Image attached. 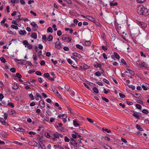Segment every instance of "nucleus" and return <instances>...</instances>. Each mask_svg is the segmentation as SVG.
Returning <instances> with one entry per match:
<instances>
[{
	"label": "nucleus",
	"mask_w": 149,
	"mask_h": 149,
	"mask_svg": "<svg viewBox=\"0 0 149 149\" xmlns=\"http://www.w3.org/2000/svg\"><path fill=\"white\" fill-rule=\"evenodd\" d=\"M137 13L140 15L147 16L149 14V10L142 5H140L137 9Z\"/></svg>",
	"instance_id": "nucleus-1"
},
{
	"label": "nucleus",
	"mask_w": 149,
	"mask_h": 149,
	"mask_svg": "<svg viewBox=\"0 0 149 149\" xmlns=\"http://www.w3.org/2000/svg\"><path fill=\"white\" fill-rule=\"evenodd\" d=\"M61 38L62 40L68 42H70L72 40L71 37L68 34L62 35Z\"/></svg>",
	"instance_id": "nucleus-2"
},
{
	"label": "nucleus",
	"mask_w": 149,
	"mask_h": 149,
	"mask_svg": "<svg viewBox=\"0 0 149 149\" xmlns=\"http://www.w3.org/2000/svg\"><path fill=\"white\" fill-rule=\"evenodd\" d=\"M136 22L142 29H144L147 27L146 24L143 22H141L139 20H137L136 21Z\"/></svg>",
	"instance_id": "nucleus-3"
},
{
	"label": "nucleus",
	"mask_w": 149,
	"mask_h": 149,
	"mask_svg": "<svg viewBox=\"0 0 149 149\" xmlns=\"http://www.w3.org/2000/svg\"><path fill=\"white\" fill-rule=\"evenodd\" d=\"M76 142V141L73 138H71L70 139V142L71 144L75 147H78L79 145L78 144V142Z\"/></svg>",
	"instance_id": "nucleus-4"
},
{
	"label": "nucleus",
	"mask_w": 149,
	"mask_h": 149,
	"mask_svg": "<svg viewBox=\"0 0 149 149\" xmlns=\"http://www.w3.org/2000/svg\"><path fill=\"white\" fill-rule=\"evenodd\" d=\"M45 77L47 78L49 80L53 81L56 78L55 75H44Z\"/></svg>",
	"instance_id": "nucleus-5"
},
{
	"label": "nucleus",
	"mask_w": 149,
	"mask_h": 149,
	"mask_svg": "<svg viewBox=\"0 0 149 149\" xmlns=\"http://www.w3.org/2000/svg\"><path fill=\"white\" fill-rule=\"evenodd\" d=\"M101 64L100 63H95L94 65V66L96 68H97L98 67L100 68V69L101 70V71L100 72L102 74L103 72H104V71L101 68Z\"/></svg>",
	"instance_id": "nucleus-6"
},
{
	"label": "nucleus",
	"mask_w": 149,
	"mask_h": 149,
	"mask_svg": "<svg viewBox=\"0 0 149 149\" xmlns=\"http://www.w3.org/2000/svg\"><path fill=\"white\" fill-rule=\"evenodd\" d=\"M31 25L33 27V29L34 31L37 30L38 28V26L34 22H32L30 23Z\"/></svg>",
	"instance_id": "nucleus-7"
},
{
	"label": "nucleus",
	"mask_w": 149,
	"mask_h": 149,
	"mask_svg": "<svg viewBox=\"0 0 149 149\" xmlns=\"http://www.w3.org/2000/svg\"><path fill=\"white\" fill-rule=\"evenodd\" d=\"M8 112L9 113V114L14 116H15L16 114V111L13 109L8 110Z\"/></svg>",
	"instance_id": "nucleus-8"
},
{
	"label": "nucleus",
	"mask_w": 149,
	"mask_h": 149,
	"mask_svg": "<svg viewBox=\"0 0 149 149\" xmlns=\"http://www.w3.org/2000/svg\"><path fill=\"white\" fill-rule=\"evenodd\" d=\"M55 47L58 49L61 48V43L59 41H57L55 43Z\"/></svg>",
	"instance_id": "nucleus-9"
},
{
	"label": "nucleus",
	"mask_w": 149,
	"mask_h": 149,
	"mask_svg": "<svg viewBox=\"0 0 149 149\" xmlns=\"http://www.w3.org/2000/svg\"><path fill=\"white\" fill-rule=\"evenodd\" d=\"M125 73L127 74H134V72L130 69L127 70L125 72Z\"/></svg>",
	"instance_id": "nucleus-10"
},
{
	"label": "nucleus",
	"mask_w": 149,
	"mask_h": 149,
	"mask_svg": "<svg viewBox=\"0 0 149 149\" xmlns=\"http://www.w3.org/2000/svg\"><path fill=\"white\" fill-rule=\"evenodd\" d=\"M86 18L93 22H95V19L91 16L89 15L87 16H86Z\"/></svg>",
	"instance_id": "nucleus-11"
},
{
	"label": "nucleus",
	"mask_w": 149,
	"mask_h": 149,
	"mask_svg": "<svg viewBox=\"0 0 149 149\" xmlns=\"http://www.w3.org/2000/svg\"><path fill=\"white\" fill-rule=\"evenodd\" d=\"M72 55L73 56L76 57H77L79 58L82 57V56L80 54L76 52L73 53H72Z\"/></svg>",
	"instance_id": "nucleus-12"
},
{
	"label": "nucleus",
	"mask_w": 149,
	"mask_h": 149,
	"mask_svg": "<svg viewBox=\"0 0 149 149\" xmlns=\"http://www.w3.org/2000/svg\"><path fill=\"white\" fill-rule=\"evenodd\" d=\"M12 88L13 89H17L18 88L17 85L15 83H13L12 84Z\"/></svg>",
	"instance_id": "nucleus-13"
},
{
	"label": "nucleus",
	"mask_w": 149,
	"mask_h": 149,
	"mask_svg": "<svg viewBox=\"0 0 149 149\" xmlns=\"http://www.w3.org/2000/svg\"><path fill=\"white\" fill-rule=\"evenodd\" d=\"M39 104L40 106L42 107H45V102L43 100H41L39 101Z\"/></svg>",
	"instance_id": "nucleus-14"
},
{
	"label": "nucleus",
	"mask_w": 149,
	"mask_h": 149,
	"mask_svg": "<svg viewBox=\"0 0 149 149\" xmlns=\"http://www.w3.org/2000/svg\"><path fill=\"white\" fill-rule=\"evenodd\" d=\"M19 33L20 35H24L26 33V32L24 30L19 31Z\"/></svg>",
	"instance_id": "nucleus-15"
},
{
	"label": "nucleus",
	"mask_w": 149,
	"mask_h": 149,
	"mask_svg": "<svg viewBox=\"0 0 149 149\" xmlns=\"http://www.w3.org/2000/svg\"><path fill=\"white\" fill-rule=\"evenodd\" d=\"M31 37L34 39H36L37 37V35L36 33H33L31 35Z\"/></svg>",
	"instance_id": "nucleus-16"
},
{
	"label": "nucleus",
	"mask_w": 149,
	"mask_h": 149,
	"mask_svg": "<svg viewBox=\"0 0 149 149\" xmlns=\"http://www.w3.org/2000/svg\"><path fill=\"white\" fill-rule=\"evenodd\" d=\"M136 128L140 131H144L142 128L139 125H137L136 126Z\"/></svg>",
	"instance_id": "nucleus-17"
},
{
	"label": "nucleus",
	"mask_w": 149,
	"mask_h": 149,
	"mask_svg": "<svg viewBox=\"0 0 149 149\" xmlns=\"http://www.w3.org/2000/svg\"><path fill=\"white\" fill-rule=\"evenodd\" d=\"M35 97L36 99L37 100H39V97L41 98V96L38 93H36V95L35 96Z\"/></svg>",
	"instance_id": "nucleus-18"
},
{
	"label": "nucleus",
	"mask_w": 149,
	"mask_h": 149,
	"mask_svg": "<svg viewBox=\"0 0 149 149\" xmlns=\"http://www.w3.org/2000/svg\"><path fill=\"white\" fill-rule=\"evenodd\" d=\"M117 5H118L117 2H115L113 3L111 1H110V5L111 6H116Z\"/></svg>",
	"instance_id": "nucleus-19"
},
{
	"label": "nucleus",
	"mask_w": 149,
	"mask_h": 149,
	"mask_svg": "<svg viewBox=\"0 0 149 149\" xmlns=\"http://www.w3.org/2000/svg\"><path fill=\"white\" fill-rule=\"evenodd\" d=\"M132 115L133 116L137 118H140V115L135 112L133 113Z\"/></svg>",
	"instance_id": "nucleus-20"
},
{
	"label": "nucleus",
	"mask_w": 149,
	"mask_h": 149,
	"mask_svg": "<svg viewBox=\"0 0 149 149\" xmlns=\"http://www.w3.org/2000/svg\"><path fill=\"white\" fill-rule=\"evenodd\" d=\"M73 124L74 125L75 127H77L79 125V124L77 123V122L76 120H73Z\"/></svg>",
	"instance_id": "nucleus-21"
},
{
	"label": "nucleus",
	"mask_w": 149,
	"mask_h": 149,
	"mask_svg": "<svg viewBox=\"0 0 149 149\" xmlns=\"http://www.w3.org/2000/svg\"><path fill=\"white\" fill-rule=\"evenodd\" d=\"M54 148H58L59 149H64L63 147L59 145H54Z\"/></svg>",
	"instance_id": "nucleus-22"
},
{
	"label": "nucleus",
	"mask_w": 149,
	"mask_h": 149,
	"mask_svg": "<svg viewBox=\"0 0 149 149\" xmlns=\"http://www.w3.org/2000/svg\"><path fill=\"white\" fill-rule=\"evenodd\" d=\"M15 130L20 132H24V130L21 127H19L17 129H16Z\"/></svg>",
	"instance_id": "nucleus-23"
},
{
	"label": "nucleus",
	"mask_w": 149,
	"mask_h": 149,
	"mask_svg": "<svg viewBox=\"0 0 149 149\" xmlns=\"http://www.w3.org/2000/svg\"><path fill=\"white\" fill-rule=\"evenodd\" d=\"M39 145L41 149H46V148L45 145L43 144L42 142H41V143H39Z\"/></svg>",
	"instance_id": "nucleus-24"
},
{
	"label": "nucleus",
	"mask_w": 149,
	"mask_h": 149,
	"mask_svg": "<svg viewBox=\"0 0 149 149\" xmlns=\"http://www.w3.org/2000/svg\"><path fill=\"white\" fill-rule=\"evenodd\" d=\"M114 56L117 59H119L120 58V56L116 52H114L113 53Z\"/></svg>",
	"instance_id": "nucleus-25"
},
{
	"label": "nucleus",
	"mask_w": 149,
	"mask_h": 149,
	"mask_svg": "<svg viewBox=\"0 0 149 149\" xmlns=\"http://www.w3.org/2000/svg\"><path fill=\"white\" fill-rule=\"evenodd\" d=\"M76 46L77 48L79 49H80V50H81L83 49V47L82 46H81L79 44L76 45Z\"/></svg>",
	"instance_id": "nucleus-26"
},
{
	"label": "nucleus",
	"mask_w": 149,
	"mask_h": 149,
	"mask_svg": "<svg viewBox=\"0 0 149 149\" xmlns=\"http://www.w3.org/2000/svg\"><path fill=\"white\" fill-rule=\"evenodd\" d=\"M11 28L16 30H17L18 29V27L17 26L13 24H12L11 25Z\"/></svg>",
	"instance_id": "nucleus-27"
},
{
	"label": "nucleus",
	"mask_w": 149,
	"mask_h": 149,
	"mask_svg": "<svg viewBox=\"0 0 149 149\" xmlns=\"http://www.w3.org/2000/svg\"><path fill=\"white\" fill-rule=\"evenodd\" d=\"M82 139H81L80 138L76 142H78V144L79 145V146H82V145L81 144V141Z\"/></svg>",
	"instance_id": "nucleus-28"
},
{
	"label": "nucleus",
	"mask_w": 149,
	"mask_h": 149,
	"mask_svg": "<svg viewBox=\"0 0 149 149\" xmlns=\"http://www.w3.org/2000/svg\"><path fill=\"white\" fill-rule=\"evenodd\" d=\"M47 32H50L51 33H52L53 32V30L52 29L51 27H49L48 29H47Z\"/></svg>",
	"instance_id": "nucleus-29"
},
{
	"label": "nucleus",
	"mask_w": 149,
	"mask_h": 149,
	"mask_svg": "<svg viewBox=\"0 0 149 149\" xmlns=\"http://www.w3.org/2000/svg\"><path fill=\"white\" fill-rule=\"evenodd\" d=\"M58 1L59 3H61L63 6L64 7L66 6V4L64 3H63V1L62 0H58Z\"/></svg>",
	"instance_id": "nucleus-30"
},
{
	"label": "nucleus",
	"mask_w": 149,
	"mask_h": 149,
	"mask_svg": "<svg viewBox=\"0 0 149 149\" xmlns=\"http://www.w3.org/2000/svg\"><path fill=\"white\" fill-rule=\"evenodd\" d=\"M93 91L96 93H98V91L97 89L95 87H94L93 88Z\"/></svg>",
	"instance_id": "nucleus-31"
},
{
	"label": "nucleus",
	"mask_w": 149,
	"mask_h": 149,
	"mask_svg": "<svg viewBox=\"0 0 149 149\" xmlns=\"http://www.w3.org/2000/svg\"><path fill=\"white\" fill-rule=\"evenodd\" d=\"M91 42L90 41H86L84 42L85 45L86 46H88L90 45Z\"/></svg>",
	"instance_id": "nucleus-32"
},
{
	"label": "nucleus",
	"mask_w": 149,
	"mask_h": 149,
	"mask_svg": "<svg viewBox=\"0 0 149 149\" xmlns=\"http://www.w3.org/2000/svg\"><path fill=\"white\" fill-rule=\"evenodd\" d=\"M11 1L13 3H18L19 2V0H11Z\"/></svg>",
	"instance_id": "nucleus-33"
},
{
	"label": "nucleus",
	"mask_w": 149,
	"mask_h": 149,
	"mask_svg": "<svg viewBox=\"0 0 149 149\" xmlns=\"http://www.w3.org/2000/svg\"><path fill=\"white\" fill-rule=\"evenodd\" d=\"M102 130L103 131H105L108 133H109L111 132V131L110 130H108L107 129L104 128H102Z\"/></svg>",
	"instance_id": "nucleus-34"
},
{
	"label": "nucleus",
	"mask_w": 149,
	"mask_h": 149,
	"mask_svg": "<svg viewBox=\"0 0 149 149\" xmlns=\"http://www.w3.org/2000/svg\"><path fill=\"white\" fill-rule=\"evenodd\" d=\"M58 117L60 118L62 117H65V118H66L67 116L66 114H63L62 115H59L58 116Z\"/></svg>",
	"instance_id": "nucleus-35"
},
{
	"label": "nucleus",
	"mask_w": 149,
	"mask_h": 149,
	"mask_svg": "<svg viewBox=\"0 0 149 149\" xmlns=\"http://www.w3.org/2000/svg\"><path fill=\"white\" fill-rule=\"evenodd\" d=\"M53 136L54 137H55L56 138H58V134L56 132V133H55L54 134Z\"/></svg>",
	"instance_id": "nucleus-36"
},
{
	"label": "nucleus",
	"mask_w": 149,
	"mask_h": 149,
	"mask_svg": "<svg viewBox=\"0 0 149 149\" xmlns=\"http://www.w3.org/2000/svg\"><path fill=\"white\" fill-rule=\"evenodd\" d=\"M104 147L105 149H112L111 147L106 144L104 146Z\"/></svg>",
	"instance_id": "nucleus-37"
},
{
	"label": "nucleus",
	"mask_w": 149,
	"mask_h": 149,
	"mask_svg": "<svg viewBox=\"0 0 149 149\" xmlns=\"http://www.w3.org/2000/svg\"><path fill=\"white\" fill-rule=\"evenodd\" d=\"M121 62L123 63L124 65H127V64L126 62L125 61L124 59L122 58L121 60Z\"/></svg>",
	"instance_id": "nucleus-38"
},
{
	"label": "nucleus",
	"mask_w": 149,
	"mask_h": 149,
	"mask_svg": "<svg viewBox=\"0 0 149 149\" xmlns=\"http://www.w3.org/2000/svg\"><path fill=\"white\" fill-rule=\"evenodd\" d=\"M45 136L47 138H49L50 137V136L48 132H45Z\"/></svg>",
	"instance_id": "nucleus-39"
},
{
	"label": "nucleus",
	"mask_w": 149,
	"mask_h": 149,
	"mask_svg": "<svg viewBox=\"0 0 149 149\" xmlns=\"http://www.w3.org/2000/svg\"><path fill=\"white\" fill-rule=\"evenodd\" d=\"M147 64V63H146L144 62H141V64L140 65L141 67H145L146 66V64Z\"/></svg>",
	"instance_id": "nucleus-40"
},
{
	"label": "nucleus",
	"mask_w": 149,
	"mask_h": 149,
	"mask_svg": "<svg viewBox=\"0 0 149 149\" xmlns=\"http://www.w3.org/2000/svg\"><path fill=\"white\" fill-rule=\"evenodd\" d=\"M102 98L103 100L104 101L106 102H109V100L104 97H102Z\"/></svg>",
	"instance_id": "nucleus-41"
},
{
	"label": "nucleus",
	"mask_w": 149,
	"mask_h": 149,
	"mask_svg": "<svg viewBox=\"0 0 149 149\" xmlns=\"http://www.w3.org/2000/svg\"><path fill=\"white\" fill-rule=\"evenodd\" d=\"M142 112L143 113L145 114H147L149 113L148 111L146 109H144L142 111Z\"/></svg>",
	"instance_id": "nucleus-42"
},
{
	"label": "nucleus",
	"mask_w": 149,
	"mask_h": 149,
	"mask_svg": "<svg viewBox=\"0 0 149 149\" xmlns=\"http://www.w3.org/2000/svg\"><path fill=\"white\" fill-rule=\"evenodd\" d=\"M53 38V36L52 35H50L47 38V40L49 41H50L52 40Z\"/></svg>",
	"instance_id": "nucleus-43"
},
{
	"label": "nucleus",
	"mask_w": 149,
	"mask_h": 149,
	"mask_svg": "<svg viewBox=\"0 0 149 149\" xmlns=\"http://www.w3.org/2000/svg\"><path fill=\"white\" fill-rule=\"evenodd\" d=\"M8 105L10 107H12L13 108L14 107V105L13 104V103H12V102H9L8 103Z\"/></svg>",
	"instance_id": "nucleus-44"
},
{
	"label": "nucleus",
	"mask_w": 149,
	"mask_h": 149,
	"mask_svg": "<svg viewBox=\"0 0 149 149\" xmlns=\"http://www.w3.org/2000/svg\"><path fill=\"white\" fill-rule=\"evenodd\" d=\"M10 71L11 72L14 73L16 71V69L14 68H12L10 69Z\"/></svg>",
	"instance_id": "nucleus-45"
},
{
	"label": "nucleus",
	"mask_w": 149,
	"mask_h": 149,
	"mask_svg": "<svg viewBox=\"0 0 149 149\" xmlns=\"http://www.w3.org/2000/svg\"><path fill=\"white\" fill-rule=\"evenodd\" d=\"M119 95L120 97L122 98H123L125 97V96L124 95L120 93H119Z\"/></svg>",
	"instance_id": "nucleus-46"
},
{
	"label": "nucleus",
	"mask_w": 149,
	"mask_h": 149,
	"mask_svg": "<svg viewBox=\"0 0 149 149\" xmlns=\"http://www.w3.org/2000/svg\"><path fill=\"white\" fill-rule=\"evenodd\" d=\"M103 88H104V93L106 94H107L108 93H109L110 92V90L109 89H108L107 91H106V89L104 88V87H103Z\"/></svg>",
	"instance_id": "nucleus-47"
},
{
	"label": "nucleus",
	"mask_w": 149,
	"mask_h": 149,
	"mask_svg": "<svg viewBox=\"0 0 149 149\" xmlns=\"http://www.w3.org/2000/svg\"><path fill=\"white\" fill-rule=\"evenodd\" d=\"M0 59L1 61L3 63H5L6 62V59L2 57L0 58Z\"/></svg>",
	"instance_id": "nucleus-48"
},
{
	"label": "nucleus",
	"mask_w": 149,
	"mask_h": 149,
	"mask_svg": "<svg viewBox=\"0 0 149 149\" xmlns=\"http://www.w3.org/2000/svg\"><path fill=\"white\" fill-rule=\"evenodd\" d=\"M102 80L104 82H105L106 84H109V81L106 79L104 78Z\"/></svg>",
	"instance_id": "nucleus-49"
},
{
	"label": "nucleus",
	"mask_w": 149,
	"mask_h": 149,
	"mask_svg": "<svg viewBox=\"0 0 149 149\" xmlns=\"http://www.w3.org/2000/svg\"><path fill=\"white\" fill-rule=\"evenodd\" d=\"M13 143L15 144H18L19 145H22L23 144L22 143H20L18 141H15Z\"/></svg>",
	"instance_id": "nucleus-50"
},
{
	"label": "nucleus",
	"mask_w": 149,
	"mask_h": 149,
	"mask_svg": "<svg viewBox=\"0 0 149 149\" xmlns=\"http://www.w3.org/2000/svg\"><path fill=\"white\" fill-rule=\"evenodd\" d=\"M89 66L88 65H87L86 64L84 65L83 66V68L84 69H87L88 68H89Z\"/></svg>",
	"instance_id": "nucleus-51"
},
{
	"label": "nucleus",
	"mask_w": 149,
	"mask_h": 149,
	"mask_svg": "<svg viewBox=\"0 0 149 149\" xmlns=\"http://www.w3.org/2000/svg\"><path fill=\"white\" fill-rule=\"evenodd\" d=\"M136 107L137 108L139 109H141V106L139 104H136Z\"/></svg>",
	"instance_id": "nucleus-52"
},
{
	"label": "nucleus",
	"mask_w": 149,
	"mask_h": 149,
	"mask_svg": "<svg viewBox=\"0 0 149 149\" xmlns=\"http://www.w3.org/2000/svg\"><path fill=\"white\" fill-rule=\"evenodd\" d=\"M141 55V56H143L145 58L146 57V55L144 54L143 52L142 51H141L140 52Z\"/></svg>",
	"instance_id": "nucleus-53"
},
{
	"label": "nucleus",
	"mask_w": 149,
	"mask_h": 149,
	"mask_svg": "<svg viewBox=\"0 0 149 149\" xmlns=\"http://www.w3.org/2000/svg\"><path fill=\"white\" fill-rule=\"evenodd\" d=\"M102 49H103L104 51H106L107 50V46H102Z\"/></svg>",
	"instance_id": "nucleus-54"
},
{
	"label": "nucleus",
	"mask_w": 149,
	"mask_h": 149,
	"mask_svg": "<svg viewBox=\"0 0 149 149\" xmlns=\"http://www.w3.org/2000/svg\"><path fill=\"white\" fill-rule=\"evenodd\" d=\"M7 31L8 33L10 34H13V32L9 28L8 29Z\"/></svg>",
	"instance_id": "nucleus-55"
},
{
	"label": "nucleus",
	"mask_w": 149,
	"mask_h": 149,
	"mask_svg": "<svg viewBox=\"0 0 149 149\" xmlns=\"http://www.w3.org/2000/svg\"><path fill=\"white\" fill-rule=\"evenodd\" d=\"M42 39L45 42L47 41V37L45 35H43V36L42 37Z\"/></svg>",
	"instance_id": "nucleus-56"
},
{
	"label": "nucleus",
	"mask_w": 149,
	"mask_h": 149,
	"mask_svg": "<svg viewBox=\"0 0 149 149\" xmlns=\"http://www.w3.org/2000/svg\"><path fill=\"white\" fill-rule=\"evenodd\" d=\"M53 91L56 95V94H58V92L57 91V90L55 88L53 89H52Z\"/></svg>",
	"instance_id": "nucleus-57"
},
{
	"label": "nucleus",
	"mask_w": 149,
	"mask_h": 149,
	"mask_svg": "<svg viewBox=\"0 0 149 149\" xmlns=\"http://www.w3.org/2000/svg\"><path fill=\"white\" fill-rule=\"evenodd\" d=\"M62 34V32L61 30H58L57 32V35L58 36H60Z\"/></svg>",
	"instance_id": "nucleus-58"
},
{
	"label": "nucleus",
	"mask_w": 149,
	"mask_h": 149,
	"mask_svg": "<svg viewBox=\"0 0 149 149\" xmlns=\"http://www.w3.org/2000/svg\"><path fill=\"white\" fill-rule=\"evenodd\" d=\"M129 88H132V90H134L135 88V87L133 85H130L128 86Z\"/></svg>",
	"instance_id": "nucleus-59"
},
{
	"label": "nucleus",
	"mask_w": 149,
	"mask_h": 149,
	"mask_svg": "<svg viewBox=\"0 0 149 149\" xmlns=\"http://www.w3.org/2000/svg\"><path fill=\"white\" fill-rule=\"evenodd\" d=\"M23 43L24 45H28L29 44L28 41L26 40L24 41L23 42Z\"/></svg>",
	"instance_id": "nucleus-60"
},
{
	"label": "nucleus",
	"mask_w": 149,
	"mask_h": 149,
	"mask_svg": "<svg viewBox=\"0 0 149 149\" xmlns=\"http://www.w3.org/2000/svg\"><path fill=\"white\" fill-rule=\"evenodd\" d=\"M70 141V139L67 136L65 137V141L66 142H69Z\"/></svg>",
	"instance_id": "nucleus-61"
},
{
	"label": "nucleus",
	"mask_w": 149,
	"mask_h": 149,
	"mask_svg": "<svg viewBox=\"0 0 149 149\" xmlns=\"http://www.w3.org/2000/svg\"><path fill=\"white\" fill-rule=\"evenodd\" d=\"M87 119L89 122L91 123H92L93 122V120L89 118H87Z\"/></svg>",
	"instance_id": "nucleus-62"
},
{
	"label": "nucleus",
	"mask_w": 149,
	"mask_h": 149,
	"mask_svg": "<svg viewBox=\"0 0 149 149\" xmlns=\"http://www.w3.org/2000/svg\"><path fill=\"white\" fill-rule=\"evenodd\" d=\"M29 96L30 97V98L31 99V100H34V97L32 94H30L29 95Z\"/></svg>",
	"instance_id": "nucleus-63"
},
{
	"label": "nucleus",
	"mask_w": 149,
	"mask_h": 149,
	"mask_svg": "<svg viewBox=\"0 0 149 149\" xmlns=\"http://www.w3.org/2000/svg\"><path fill=\"white\" fill-rule=\"evenodd\" d=\"M27 47L29 49H32L33 48V45L31 44H29L28 45H27Z\"/></svg>",
	"instance_id": "nucleus-64"
}]
</instances>
